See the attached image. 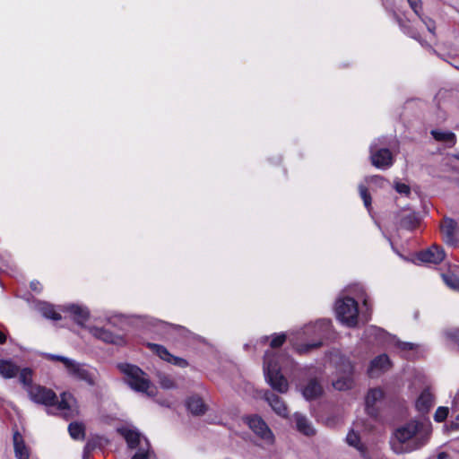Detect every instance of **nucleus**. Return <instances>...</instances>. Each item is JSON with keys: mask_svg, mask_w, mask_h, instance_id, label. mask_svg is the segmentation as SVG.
Instances as JSON below:
<instances>
[{"mask_svg": "<svg viewBox=\"0 0 459 459\" xmlns=\"http://www.w3.org/2000/svg\"><path fill=\"white\" fill-rule=\"evenodd\" d=\"M431 431L429 420H411L394 430L390 440L391 448L397 455L419 450L428 443Z\"/></svg>", "mask_w": 459, "mask_h": 459, "instance_id": "f257e3e1", "label": "nucleus"}, {"mask_svg": "<svg viewBox=\"0 0 459 459\" xmlns=\"http://www.w3.org/2000/svg\"><path fill=\"white\" fill-rule=\"evenodd\" d=\"M28 394L31 401L46 406H52L57 403L56 410L65 419L74 418L78 414V408L74 397L69 393H63L57 402L56 394L44 386L34 385L29 387Z\"/></svg>", "mask_w": 459, "mask_h": 459, "instance_id": "f03ea898", "label": "nucleus"}, {"mask_svg": "<svg viewBox=\"0 0 459 459\" xmlns=\"http://www.w3.org/2000/svg\"><path fill=\"white\" fill-rule=\"evenodd\" d=\"M290 359L281 354L276 355L273 351H268L264 354V371L267 383L273 389L280 392L286 393L289 388L287 379L281 374V369L284 365L290 363Z\"/></svg>", "mask_w": 459, "mask_h": 459, "instance_id": "7ed1b4c3", "label": "nucleus"}, {"mask_svg": "<svg viewBox=\"0 0 459 459\" xmlns=\"http://www.w3.org/2000/svg\"><path fill=\"white\" fill-rule=\"evenodd\" d=\"M46 358L49 360L60 361L69 377L84 382L91 386L96 385L99 373L95 368L61 355L48 353Z\"/></svg>", "mask_w": 459, "mask_h": 459, "instance_id": "20e7f679", "label": "nucleus"}, {"mask_svg": "<svg viewBox=\"0 0 459 459\" xmlns=\"http://www.w3.org/2000/svg\"><path fill=\"white\" fill-rule=\"evenodd\" d=\"M118 369L125 376V382L135 392L153 397L156 394V388L151 383L147 374L139 367L128 363H120Z\"/></svg>", "mask_w": 459, "mask_h": 459, "instance_id": "39448f33", "label": "nucleus"}, {"mask_svg": "<svg viewBox=\"0 0 459 459\" xmlns=\"http://www.w3.org/2000/svg\"><path fill=\"white\" fill-rule=\"evenodd\" d=\"M331 329V321L328 319H320L314 324L305 326L303 334L307 337L314 336L318 338L317 341L307 343H298L294 340H290L294 349L299 354H305L310 351L316 349L322 345V340L325 338Z\"/></svg>", "mask_w": 459, "mask_h": 459, "instance_id": "423d86ee", "label": "nucleus"}, {"mask_svg": "<svg viewBox=\"0 0 459 459\" xmlns=\"http://www.w3.org/2000/svg\"><path fill=\"white\" fill-rule=\"evenodd\" d=\"M117 431L126 439L129 448L137 449L131 459H153L154 455L151 450L148 439L134 427L124 426Z\"/></svg>", "mask_w": 459, "mask_h": 459, "instance_id": "0eeeda50", "label": "nucleus"}, {"mask_svg": "<svg viewBox=\"0 0 459 459\" xmlns=\"http://www.w3.org/2000/svg\"><path fill=\"white\" fill-rule=\"evenodd\" d=\"M335 314L340 323L347 327H355L359 320L357 301L352 298H340L335 303Z\"/></svg>", "mask_w": 459, "mask_h": 459, "instance_id": "6e6552de", "label": "nucleus"}, {"mask_svg": "<svg viewBox=\"0 0 459 459\" xmlns=\"http://www.w3.org/2000/svg\"><path fill=\"white\" fill-rule=\"evenodd\" d=\"M331 360L337 364L336 379L333 380V386L339 391H344L351 388L353 384V366L351 361L343 357L334 355Z\"/></svg>", "mask_w": 459, "mask_h": 459, "instance_id": "1a4fd4ad", "label": "nucleus"}, {"mask_svg": "<svg viewBox=\"0 0 459 459\" xmlns=\"http://www.w3.org/2000/svg\"><path fill=\"white\" fill-rule=\"evenodd\" d=\"M385 138H378L370 145V159L373 166L380 169H387L394 163V157L385 147Z\"/></svg>", "mask_w": 459, "mask_h": 459, "instance_id": "9d476101", "label": "nucleus"}, {"mask_svg": "<svg viewBox=\"0 0 459 459\" xmlns=\"http://www.w3.org/2000/svg\"><path fill=\"white\" fill-rule=\"evenodd\" d=\"M245 420L255 435L268 444H272L273 442V434L261 417L253 415L247 417Z\"/></svg>", "mask_w": 459, "mask_h": 459, "instance_id": "9b49d317", "label": "nucleus"}, {"mask_svg": "<svg viewBox=\"0 0 459 459\" xmlns=\"http://www.w3.org/2000/svg\"><path fill=\"white\" fill-rule=\"evenodd\" d=\"M440 230L446 245L455 247L458 244V227L455 220L447 217L444 218L440 225Z\"/></svg>", "mask_w": 459, "mask_h": 459, "instance_id": "f8f14e48", "label": "nucleus"}, {"mask_svg": "<svg viewBox=\"0 0 459 459\" xmlns=\"http://www.w3.org/2000/svg\"><path fill=\"white\" fill-rule=\"evenodd\" d=\"M90 333L97 339H100L107 343H112L116 345H124L126 341L123 336L114 334L112 332L97 326L89 327Z\"/></svg>", "mask_w": 459, "mask_h": 459, "instance_id": "ddd939ff", "label": "nucleus"}, {"mask_svg": "<svg viewBox=\"0 0 459 459\" xmlns=\"http://www.w3.org/2000/svg\"><path fill=\"white\" fill-rule=\"evenodd\" d=\"M61 310L69 313L72 318L80 325H83L90 317L88 307L82 305L66 304L61 307Z\"/></svg>", "mask_w": 459, "mask_h": 459, "instance_id": "4468645a", "label": "nucleus"}, {"mask_svg": "<svg viewBox=\"0 0 459 459\" xmlns=\"http://www.w3.org/2000/svg\"><path fill=\"white\" fill-rule=\"evenodd\" d=\"M383 398L384 393L380 388H373L368 392L365 403L366 411L368 415L372 417H376L377 415L378 407Z\"/></svg>", "mask_w": 459, "mask_h": 459, "instance_id": "2eb2a0df", "label": "nucleus"}, {"mask_svg": "<svg viewBox=\"0 0 459 459\" xmlns=\"http://www.w3.org/2000/svg\"><path fill=\"white\" fill-rule=\"evenodd\" d=\"M147 347L154 352L156 355H158L161 359L168 361L171 364L179 366V367H186L187 365L186 360L184 359L175 357L172 354L169 353V351L162 345L147 342Z\"/></svg>", "mask_w": 459, "mask_h": 459, "instance_id": "dca6fc26", "label": "nucleus"}, {"mask_svg": "<svg viewBox=\"0 0 459 459\" xmlns=\"http://www.w3.org/2000/svg\"><path fill=\"white\" fill-rule=\"evenodd\" d=\"M445 258V251L442 247L433 245L429 248L418 254V259L426 264H439Z\"/></svg>", "mask_w": 459, "mask_h": 459, "instance_id": "f3484780", "label": "nucleus"}, {"mask_svg": "<svg viewBox=\"0 0 459 459\" xmlns=\"http://www.w3.org/2000/svg\"><path fill=\"white\" fill-rule=\"evenodd\" d=\"M390 368L391 361L389 357L386 354H381L372 359L368 371L371 377H375L379 374L388 370Z\"/></svg>", "mask_w": 459, "mask_h": 459, "instance_id": "a211bd4d", "label": "nucleus"}, {"mask_svg": "<svg viewBox=\"0 0 459 459\" xmlns=\"http://www.w3.org/2000/svg\"><path fill=\"white\" fill-rule=\"evenodd\" d=\"M264 400L268 403L273 411L282 418L288 417V408L281 397L266 391L264 394Z\"/></svg>", "mask_w": 459, "mask_h": 459, "instance_id": "6ab92c4d", "label": "nucleus"}, {"mask_svg": "<svg viewBox=\"0 0 459 459\" xmlns=\"http://www.w3.org/2000/svg\"><path fill=\"white\" fill-rule=\"evenodd\" d=\"M364 337L368 342H376L379 343L387 342L390 338L385 330L375 325H369L365 329Z\"/></svg>", "mask_w": 459, "mask_h": 459, "instance_id": "aec40b11", "label": "nucleus"}, {"mask_svg": "<svg viewBox=\"0 0 459 459\" xmlns=\"http://www.w3.org/2000/svg\"><path fill=\"white\" fill-rule=\"evenodd\" d=\"M13 442L15 457L17 459H29L30 449L26 446L23 437L17 430L13 432Z\"/></svg>", "mask_w": 459, "mask_h": 459, "instance_id": "412c9836", "label": "nucleus"}, {"mask_svg": "<svg viewBox=\"0 0 459 459\" xmlns=\"http://www.w3.org/2000/svg\"><path fill=\"white\" fill-rule=\"evenodd\" d=\"M35 309L39 312L45 318L58 321L61 319V315L56 311L54 305L38 300L34 305Z\"/></svg>", "mask_w": 459, "mask_h": 459, "instance_id": "4be33fe9", "label": "nucleus"}, {"mask_svg": "<svg viewBox=\"0 0 459 459\" xmlns=\"http://www.w3.org/2000/svg\"><path fill=\"white\" fill-rule=\"evenodd\" d=\"M434 404V396L429 389H424L416 400L415 406L417 411L421 414H426L429 411Z\"/></svg>", "mask_w": 459, "mask_h": 459, "instance_id": "5701e85b", "label": "nucleus"}, {"mask_svg": "<svg viewBox=\"0 0 459 459\" xmlns=\"http://www.w3.org/2000/svg\"><path fill=\"white\" fill-rule=\"evenodd\" d=\"M400 227L406 230H413L419 224V218L416 213L411 210H403L397 216Z\"/></svg>", "mask_w": 459, "mask_h": 459, "instance_id": "b1692460", "label": "nucleus"}, {"mask_svg": "<svg viewBox=\"0 0 459 459\" xmlns=\"http://www.w3.org/2000/svg\"><path fill=\"white\" fill-rule=\"evenodd\" d=\"M293 417L298 431L307 437H311L316 434L314 426L306 416L296 412Z\"/></svg>", "mask_w": 459, "mask_h": 459, "instance_id": "393cba45", "label": "nucleus"}, {"mask_svg": "<svg viewBox=\"0 0 459 459\" xmlns=\"http://www.w3.org/2000/svg\"><path fill=\"white\" fill-rule=\"evenodd\" d=\"M430 134L437 142L443 143L446 147H453L456 143V136L451 131L443 129H432L430 131Z\"/></svg>", "mask_w": 459, "mask_h": 459, "instance_id": "a878e982", "label": "nucleus"}, {"mask_svg": "<svg viewBox=\"0 0 459 459\" xmlns=\"http://www.w3.org/2000/svg\"><path fill=\"white\" fill-rule=\"evenodd\" d=\"M301 392L306 400H313L321 395L323 388L316 378H311L301 388Z\"/></svg>", "mask_w": 459, "mask_h": 459, "instance_id": "bb28decb", "label": "nucleus"}, {"mask_svg": "<svg viewBox=\"0 0 459 459\" xmlns=\"http://www.w3.org/2000/svg\"><path fill=\"white\" fill-rule=\"evenodd\" d=\"M20 371L17 366L11 359H0V376L5 379L15 377Z\"/></svg>", "mask_w": 459, "mask_h": 459, "instance_id": "cd10ccee", "label": "nucleus"}, {"mask_svg": "<svg viewBox=\"0 0 459 459\" xmlns=\"http://www.w3.org/2000/svg\"><path fill=\"white\" fill-rule=\"evenodd\" d=\"M188 411L195 415H202L206 411V405L198 395L190 396L186 401Z\"/></svg>", "mask_w": 459, "mask_h": 459, "instance_id": "c85d7f7f", "label": "nucleus"}, {"mask_svg": "<svg viewBox=\"0 0 459 459\" xmlns=\"http://www.w3.org/2000/svg\"><path fill=\"white\" fill-rule=\"evenodd\" d=\"M19 380L28 392L29 387H33L32 385V371L29 368H24L19 371Z\"/></svg>", "mask_w": 459, "mask_h": 459, "instance_id": "c756f323", "label": "nucleus"}, {"mask_svg": "<svg viewBox=\"0 0 459 459\" xmlns=\"http://www.w3.org/2000/svg\"><path fill=\"white\" fill-rule=\"evenodd\" d=\"M68 431L72 438L82 439L84 437L85 429L82 423L72 422L68 426Z\"/></svg>", "mask_w": 459, "mask_h": 459, "instance_id": "7c9ffc66", "label": "nucleus"}, {"mask_svg": "<svg viewBox=\"0 0 459 459\" xmlns=\"http://www.w3.org/2000/svg\"><path fill=\"white\" fill-rule=\"evenodd\" d=\"M443 334L449 344L455 345L459 349V328H447L444 331Z\"/></svg>", "mask_w": 459, "mask_h": 459, "instance_id": "2f4dec72", "label": "nucleus"}, {"mask_svg": "<svg viewBox=\"0 0 459 459\" xmlns=\"http://www.w3.org/2000/svg\"><path fill=\"white\" fill-rule=\"evenodd\" d=\"M347 443L359 450L362 455L365 452L364 446L360 442V438L358 433L351 430L346 437Z\"/></svg>", "mask_w": 459, "mask_h": 459, "instance_id": "473e14b6", "label": "nucleus"}, {"mask_svg": "<svg viewBox=\"0 0 459 459\" xmlns=\"http://www.w3.org/2000/svg\"><path fill=\"white\" fill-rule=\"evenodd\" d=\"M359 192L361 199L363 200L364 206L366 207L368 212L371 213V196L368 192L367 187L364 185L360 184L359 186Z\"/></svg>", "mask_w": 459, "mask_h": 459, "instance_id": "72a5a7b5", "label": "nucleus"}, {"mask_svg": "<svg viewBox=\"0 0 459 459\" xmlns=\"http://www.w3.org/2000/svg\"><path fill=\"white\" fill-rule=\"evenodd\" d=\"M365 181L367 184L369 185V186H377V187H385L387 184V181L381 176L375 175L370 176L365 178Z\"/></svg>", "mask_w": 459, "mask_h": 459, "instance_id": "f704fd0d", "label": "nucleus"}, {"mask_svg": "<svg viewBox=\"0 0 459 459\" xmlns=\"http://www.w3.org/2000/svg\"><path fill=\"white\" fill-rule=\"evenodd\" d=\"M159 383L164 389H173L177 386L174 380L165 374L159 375Z\"/></svg>", "mask_w": 459, "mask_h": 459, "instance_id": "c9c22d12", "label": "nucleus"}, {"mask_svg": "<svg viewBox=\"0 0 459 459\" xmlns=\"http://www.w3.org/2000/svg\"><path fill=\"white\" fill-rule=\"evenodd\" d=\"M448 412H449L448 407L440 406L435 411L434 420L437 422H442L447 418Z\"/></svg>", "mask_w": 459, "mask_h": 459, "instance_id": "e433bc0d", "label": "nucleus"}, {"mask_svg": "<svg viewBox=\"0 0 459 459\" xmlns=\"http://www.w3.org/2000/svg\"><path fill=\"white\" fill-rule=\"evenodd\" d=\"M394 342V344L402 351H411L418 349V345L414 344L412 342H404L394 340V338H392Z\"/></svg>", "mask_w": 459, "mask_h": 459, "instance_id": "4c0bfd02", "label": "nucleus"}, {"mask_svg": "<svg viewBox=\"0 0 459 459\" xmlns=\"http://www.w3.org/2000/svg\"><path fill=\"white\" fill-rule=\"evenodd\" d=\"M286 341V335L284 333L275 334L273 336L270 346L273 349L281 346Z\"/></svg>", "mask_w": 459, "mask_h": 459, "instance_id": "58836bf2", "label": "nucleus"}, {"mask_svg": "<svg viewBox=\"0 0 459 459\" xmlns=\"http://www.w3.org/2000/svg\"><path fill=\"white\" fill-rule=\"evenodd\" d=\"M419 18L421 20V22L426 25L428 30L434 34L435 31V22L430 18L423 16L422 14L419 15Z\"/></svg>", "mask_w": 459, "mask_h": 459, "instance_id": "ea45409f", "label": "nucleus"}, {"mask_svg": "<svg viewBox=\"0 0 459 459\" xmlns=\"http://www.w3.org/2000/svg\"><path fill=\"white\" fill-rule=\"evenodd\" d=\"M394 188L399 194L405 195H408L411 192L410 186L407 184L402 182H395Z\"/></svg>", "mask_w": 459, "mask_h": 459, "instance_id": "a19ab883", "label": "nucleus"}, {"mask_svg": "<svg viewBox=\"0 0 459 459\" xmlns=\"http://www.w3.org/2000/svg\"><path fill=\"white\" fill-rule=\"evenodd\" d=\"M446 283L454 290L459 289V280L449 275H443Z\"/></svg>", "mask_w": 459, "mask_h": 459, "instance_id": "79ce46f5", "label": "nucleus"}, {"mask_svg": "<svg viewBox=\"0 0 459 459\" xmlns=\"http://www.w3.org/2000/svg\"><path fill=\"white\" fill-rule=\"evenodd\" d=\"M408 4H410L411 8L413 10V12L419 16L421 10V1L420 0H407Z\"/></svg>", "mask_w": 459, "mask_h": 459, "instance_id": "37998d69", "label": "nucleus"}, {"mask_svg": "<svg viewBox=\"0 0 459 459\" xmlns=\"http://www.w3.org/2000/svg\"><path fill=\"white\" fill-rule=\"evenodd\" d=\"M451 409L453 411H459V388L456 390L452 397Z\"/></svg>", "mask_w": 459, "mask_h": 459, "instance_id": "c03bdc74", "label": "nucleus"}, {"mask_svg": "<svg viewBox=\"0 0 459 459\" xmlns=\"http://www.w3.org/2000/svg\"><path fill=\"white\" fill-rule=\"evenodd\" d=\"M30 289L36 293H40L43 290V287L39 281H30Z\"/></svg>", "mask_w": 459, "mask_h": 459, "instance_id": "a18cd8bd", "label": "nucleus"}, {"mask_svg": "<svg viewBox=\"0 0 459 459\" xmlns=\"http://www.w3.org/2000/svg\"><path fill=\"white\" fill-rule=\"evenodd\" d=\"M93 448H94V445L91 444V442H87V444L85 445V447H84V451H83V459H88L89 455H90L91 451L93 450Z\"/></svg>", "mask_w": 459, "mask_h": 459, "instance_id": "49530a36", "label": "nucleus"}, {"mask_svg": "<svg viewBox=\"0 0 459 459\" xmlns=\"http://www.w3.org/2000/svg\"><path fill=\"white\" fill-rule=\"evenodd\" d=\"M174 328H175L177 331H178V332L180 333V334H182V335H184V336H186V335L189 333V332H188L186 328H184V327H182V326H180V325H177V326H175Z\"/></svg>", "mask_w": 459, "mask_h": 459, "instance_id": "de8ad7c7", "label": "nucleus"}, {"mask_svg": "<svg viewBox=\"0 0 459 459\" xmlns=\"http://www.w3.org/2000/svg\"><path fill=\"white\" fill-rule=\"evenodd\" d=\"M437 459H447L448 458V454L446 453V452H440L437 454Z\"/></svg>", "mask_w": 459, "mask_h": 459, "instance_id": "09e8293b", "label": "nucleus"}, {"mask_svg": "<svg viewBox=\"0 0 459 459\" xmlns=\"http://www.w3.org/2000/svg\"><path fill=\"white\" fill-rule=\"evenodd\" d=\"M6 341V335L4 332L0 331V344L4 343Z\"/></svg>", "mask_w": 459, "mask_h": 459, "instance_id": "8fccbe9b", "label": "nucleus"}, {"mask_svg": "<svg viewBox=\"0 0 459 459\" xmlns=\"http://www.w3.org/2000/svg\"><path fill=\"white\" fill-rule=\"evenodd\" d=\"M458 426H459V424H458V423H452V424H451V428H452L453 429H458Z\"/></svg>", "mask_w": 459, "mask_h": 459, "instance_id": "3c124183", "label": "nucleus"}, {"mask_svg": "<svg viewBox=\"0 0 459 459\" xmlns=\"http://www.w3.org/2000/svg\"><path fill=\"white\" fill-rule=\"evenodd\" d=\"M267 341H268V337L267 336H264V337L261 338V342H265Z\"/></svg>", "mask_w": 459, "mask_h": 459, "instance_id": "603ef678", "label": "nucleus"}, {"mask_svg": "<svg viewBox=\"0 0 459 459\" xmlns=\"http://www.w3.org/2000/svg\"><path fill=\"white\" fill-rule=\"evenodd\" d=\"M454 157H455L456 160H459V152H458V153H456V154H454Z\"/></svg>", "mask_w": 459, "mask_h": 459, "instance_id": "864d4df0", "label": "nucleus"}, {"mask_svg": "<svg viewBox=\"0 0 459 459\" xmlns=\"http://www.w3.org/2000/svg\"><path fill=\"white\" fill-rule=\"evenodd\" d=\"M363 304H364V306H368V300H367V299H365L363 300Z\"/></svg>", "mask_w": 459, "mask_h": 459, "instance_id": "5fc2aeb1", "label": "nucleus"}, {"mask_svg": "<svg viewBox=\"0 0 459 459\" xmlns=\"http://www.w3.org/2000/svg\"><path fill=\"white\" fill-rule=\"evenodd\" d=\"M107 319H108V323H110V324H111V322H112V318H111V317H108Z\"/></svg>", "mask_w": 459, "mask_h": 459, "instance_id": "6e6d98bb", "label": "nucleus"}, {"mask_svg": "<svg viewBox=\"0 0 459 459\" xmlns=\"http://www.w3.org/2000/svg\"><path fill=\"white\" fill-rule=\"evenodd\" d=\"M456 420H459V414L457 415Z\"/></svg>", "mask_w": 459, "mask_h": 459, "instance_id": "4d7b16f0", "label": "nucleus"}]
</instances>
